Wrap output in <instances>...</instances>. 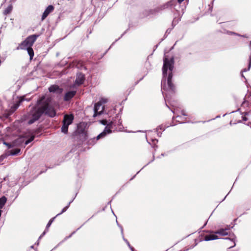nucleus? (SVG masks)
I'll return each instance as SVG.
<instances>
[{
    "label": "nucleus",
    "instance_id": "nucleus-35",
    "mask_svg": "<svg viewBox=\"0 0 251 251\" xmlns=\"http://www.w3.org/2000/svg\"><path fill=\"white\" fill-rule=\"evenodd\" d=\"M44 172H43V171H41V172L40 173V174H42L43 173H44Z\"/></svg>",
    "mask_w": 251,
    "mask_h": 251
},
{
    "label": "nucleus",
    "instance_id": "nucleus-19",
    "mask_svg": "<svg viewBox=\"0 0 251 251\" xmlns=\"http://www.w3.org/2000/svg\"><path fill=\"white\" fill-rule=\"evenodd\" d=\"M7 199L5 196H3L0 198V209L2 208L5 204Z\"/></svg>",
    "mask_w": 251,
    "mask_h": 251
},
{
    "label": "nucleus",
    "instance_id": "nucleus-22",
    "mask_svg": "<svg viewBox=\"0 0 251 251\" xmlns=\"http://www.w3.org/2000/svg\"><path fill=\"white\" fill-rule=\"evenodd\" d=\"M24 141V139L23 138H19V139H18L17 140H15V142H14V143L15 144H20V143H21L22 142H23Z\"/></svg>",
    "mask_w": 251,
    "mask_h": 251
},
{
    "label": "nucleus",
    "instance_id": "nucleus-14",
    "mask_svg": "<svg viewBox=\"0 0 251 251\" xmlns=\"http://www.w3.org/2000/svg\"><path fill=\"white\" fill-rule=\"evenodd\" d=\"M218 237L215 234L206 235L204 236L205 241H210L218 239Z\"/></svg>",
    "mask_w": 251,
    "mask_h": 251
},
{
    "label": "nucleus",
    "instance_id": "nucleus-20",
    "mask_svg": "<svg viewBox=\"0 0 251 251\" xmlns=\"http://www.w3.org/2000/svg\"><path fill=\"white\" fill-rule=\"evenodd\" d=\"M21 150L19 149H16L14 150L10 151V154L11 155H15L20 152Z\"/></svg>",
    "mask_w": 251,
    "mask_h": 251
},
{
    "label": "nucleus",
    "instance_id": "nucleus-27",
    "mask_svg": "<svg viewBox=\"0 0 251 251\" xmlns=\"http://www.w3.org/2000/svg\"><path fill=\"white\" fill-rule=\"evenodd\" d=\"M48 230H46L43 232V233L40 235V236L39 237V239H40L41 238H42L44 235H45V234H46V231H47Z\"/></svg>",
    "mask_w": 251,
    "mask_h": 251
},
{
    "label": "nucleus",
    "instance_id": "nucleus-5",
    "mask_svg": "<svg viewBox=\"0 0 251 251\" xmlns=\"http://www.w3.org/2000/svg\"><path fill=\"white\" fill-rule=\"evenodd\" d=\"M108 100L106 98H101L100 100L94 105V114L93 116L96 117L98 115L101 114L104 109V104L106 103Z\"/></svg>",
    "mask_w": 251,
    "mask_h": 251
},
{
    "label": "nucleus",
    "instance_id": "nucleus-36",
    "mask_svg": "<svg viewBox=\"0 0 251 251\" xmlns=\"http://www.w3.org/2000/svg\"><path fill=\"white\" fill-rule=\"evenodd\" d=\"M245 104V102H243V103L242 105H244Z\"/></svg>",
    "mask_w": 251,
    "mask_h": 251
},
{
    "label": "nucleus",
    "instance_id": "nucleus-16",
    "mask_svg": "<svg viewBox=\"0 0 251 251\" xmlns=\"http://www.w3.org/2000/svg\"><path fill=\"white\" fill-rule=\"evenodd\" d=\"M25 50H27V53L29 56L30 60H32L34 55V51L32 47H27V48H25Z\"/></svg>",
    "mask_w": 251,
    "mask_h": 251
},
{
    "label": "nucleus",
    "instance_id": "nucleus-7",
    "mask_svg": "<svg viewBox=\"0 0 251 251\" xmlns=\"http://www.w3.org/2000/svg\"><path fill=\"white\" fill-rule=\"evenodd\" d=\"M74 120L73 114H65L64 115V133L67 134L68 130V126L72 124Z\"/></svg>",
    "mask_w": 251,
    "mask_h": 251
},
{
    "label": "nucleus",
    "instance_id": "nucleus-4",
    "mask_svg": "<svg viewBox=\"0 0 251 251\" xmlns=\"http://www.w3.org/2000/svg\"><path fill=\"white\" fill-rule=\"evenodd\" d=\"M112 122L107 124V126L105 127L103 131L100 133L99 135H98L96 139L94 138L89 139L88 141V144L89 145H93L95 144H96L97 141H98L100 138L104 137L107 134L110 133L111 132V128H112Z\"/></svg>",
    "mask_w": 251,
    "mask_h": 251
},
{
    "label": "nucleus",
    "instance_id": "nucleus-10",
    "mask_svg": "<svg viewBox=\"0 0 251 251\" xmlns=\"http://www.w3.org/2000/svg\"><path fill=\"white\" fill-rule=\"evenodd\" d=\"M235 120V122H237V123L241 122L242 121H246L247 120V118L246 117L245 115H243V114H241L240 113H237L234 116Z\"/></svg>",
    "mask_w": 251,
    "mask_h": 251
},
{
    "label": "nucleus",
    "instance_id": "nucleus-21",
    "mask_svg": "<svg viewBox=\"0 0 251 251\" xmlns=\"http://www.w3.org/2000/svg\"><path fill=\"white\" fill-rule=\"evenodd\" d=\"M35 138V136L33 135L31 136L28 140L25 141V146L24 147H25V146L27 145L29 143L31 142Z\"/></svg>",
    "mask_w": 251,
    "mask_h": 251
},
{
    "label": "nucleus",
    "instance_id": "nucleus-2",
    "mask_svg": "<svg viewBox=\"0 0 251 251\" xmlns=\"http://www.w3.org/2000/svg\"><path fill=\"white\" fill-rule=\"evenodd\" d=\"M174 58H169L167 56L163 58L162 67L163 77L161 82V88L164 91H173L175 86L172 82L173 71L174 69Z\"/></svg>",
    "mask_w": 251,
    "mask_h": 251
},
{
    "label": "nucleus",
    "instance_id": "nucleus-33",
    "mask_svg": "<svg viewBox=\"0 0 251 251\" xmlns=\"http://www.w3.org/2000/svg\"><path fill=\"white\" fill-rule=\"evenodd\" d=\"M58 55H59V53H58V52L56 53V56H58Z\"/></svg>",
    "mask_w": 251,
    "mask_h": 251
},
{
    "label": "nucleus",
    "instance_id": "nucleus-25",
    "mask_svg": "<svg viewBox=\"0 0 251 251\" xmlns=\"http://www.w3.org/2000/svg\"><path fill=\"white\" fill-rule=\"evenodd\" d=\"M101 123L103 125H107V121L105 120H103L101 121Z\"/></svg>",
    "mask_w": 251,
    "mask_h": 251
},
{
    "label": "nucleus",
    "instance_id": "nucleus-24",
    "mask_svg": "<svg viewBox=\"0 0 251 251\" xmlns=\"http://www.w3.org/2000/svg\"><path fill=\"white\" fill-rule=\"evenodd\" d=\"M5 158V155H1L0 156V163L3 160V159Z\"/></svg>",
    "mask_w": 251,
    "mask_h": 251
},
{
    "label": "nucleus",
    "instance_id": "nucleus-3",
    "mask_svg": "<svg viewBox=\"0 0 251 251\" xmlns=\"http://www.w3.org/2000/svg\"><path fill=\"white\" fill-rule=\"evenodd\" d=\"M39 35L33 34L28 36L17 47L16 50H25L27 47H32Z\"/></svg>",
    "mask_w": 251,
    "mask_h": 251
},
{
    "label": "nucleus",
    "instance_id": "nucleus-9",
    "mask_svg": "<svg viewBox=\"0 0 251 251\" xmlns=\"http://www.w3.org/2000/svg\"><path fill=\"white\" fill-rule=\"evenodd\" d=\"M49 91L51 93L60 94L62 93L63 89L57 85H52L49 88Z\"/></svg>",
    "mask_w": 251,
    "mask_h": 251
},
{
    "label": "nucleus",
    "instance_id": "nucleus-13",
    "mask_svg": "<svg viewBox=\"0 0 251 251\" xmlns=\"http://www.w3.org/2000/svg\"><path fill=\"white\" fill-rule=\"evenodd\" d=\"M216 234H220L222 236L227 235L228 234V229L221 228L215 232Z\"/></svg>",
    "mask_w": 251,
    "mask_h": 251
},
{
    "label": "nucleus",
    "instance_id": "nucleus-1",
    "mask_svg": "<svg viewBox=\"0 0 251 251\" xmlns=\"http://www.w3.org/2000/svg\"><path fill=\"white\" fill-rule=\"evenodd\" d=\"M43 114L51 117L55 115V110L49 102L45 100L44 96L37 100L36 105L33 106L28 113V124L31 125L38 121Z\"/></svg>",
    "mask_w": 251,
    "mask_h": 251
},
{
    "label": "nucleus",
    "instance_id": "nucleus-29",
    "mask_svg": "<svg viewBox=\"0 0 251 251\" xmlns=\"http://www.w3.org/2000/svg\"><path fill=\"white\" fill-rule=\"evenodd\" d=\"M181 113L184 116H186V114L185 113V111L183 110L181 111Z\"/></svg>",
    "mask_w": 251,
    "mask_h": 251
},
{
    "label": "nucleus",
    "instance_id": "nucleus-15",
    "mask_svg": "<svg viewBox=\"0 0 251 251\" xmlns=\"http://www.w3.org/2000/svg\"><path fill=\"white\" fill-rule=\"evenodd\" d=\"M62 213H63V209L61 210L60 213H58V214H57L56 215V216L53 217L52 218H51V219L50 220V221H49L48 223L47 224V226H46V230H48V228H49V227L50 226V225H51L52 223L53 222V221L54 220V219L56 218V217L57 216H58V215L61 214Z\"/></svg>",
    "mask_w": 251,
    "mask_h": 251
},
{
    "label": "nucleus",
    "instance_id": "nucleus-26",
    "mask_svg": "<svg viewBox=\"0 0 251 251\" xmlns=\"http://www.w3.org/2000/svg\"><path fill=\"white\" fill-rule=\"evenodd\" d=\"M16 0H5V1H8L9 3H13L16 1Z\"/></svg>",
    "mask_w": 251,
    "mask_h": 251
},
{
    "label": "nucleus",
    "instance_id": "nucleus-12",
    "mask_svg": "<svg viewBox=\"0 0 251 251\" xmlns=\"http://www.w3.org/2000/svg\"><path fill=\"white\" fill-rule=\"evenodd\" d=\"M76 94V91H71L67 92L64 97V100H69L71 99Z\"/></svg>",
    "mask_w": 251,
    "mask_h": 251
},
{
    "label": "nucleus",
    "instance_id": "nucleus-23",
    "mask_svg": "<svg viewBox=\"0 0 251 251\" xmlns=\"http://www.w3.org/2000/svg\"><path fill=\"white\" fill-rule=\"evenodd\" d=\"M4 144L6 145L8 148H11L13 147V146L11 145V144H10V143L4 142Z\"/></svg>",
    "mask_w": 251,
    "mask_h": 251
},
{
    "label": "nucleus",
    "instance_id": "nucleus-31",
    "mask_svg": "<svg viewBox=\"0 0 251 251\" xmlns=\"http://www.w3.org/2000/svg\"><path fill=\"white\" fill-rule=\"evenodd\" d=\"M184 0H177L178 2L180 3H181L183 1H184Z\"/></svg>",
    "mask_w": 251,
    "mask_h": 251
},
{
    "label": "nucleus",
    "instance_id": "nucleus-17",
    "mask_svg": "<svg viewBox=\"0 0 251 251\" xmlns=\"http://www.w3.org/2000/svg\"><path fill=\"white\" fill-rule=\"evenodd\" d=\"M12 8H13V6L12 5V3H10V4H9L8 5L7 7L3 11V14L6 15L9 14L12 11Z\"/></svg>",
    "mask_w": 251,
    "mask_h": 251
},
{
    "label": "nucleus",
    "instance_id": "nucleus-8",
    "mask_svg": "<svg viewBox=\"0 0 251 251\" xmlns=\"http://www.w3.org/2000/svg\"><path fill=\"white\" fill-rule=\"evenodd\" d=\"M54 6L52 5H49L45 10L44 12H43L42 17H41V21H44L47 17L54 10Z\"/></svg>",
    "mask_w": 251,
    "mask_h": 251
},
{
    "label": "nucleus",
    "instance_id": "nucleus-6",
    "mask_svg": "<svg viewBox=\"0 0 251 251\" xmlns=\"http://www.w3.org/2000/svg\"><path fill=\"white\" fill-rule=\"evenodd\" d=\"M87 125L85 123H80L77 126L76 133L80 140L85 141L88 137Z\"/></svg>",
    "mask_w": 251,
    "mask_h": 251
},
{
    "label": "nucleus",
    "instance_id": "nucleus-11",
    "mask_svg": "<svg viewBox=\"0 0 251 251\" xmlns=\"http://www.w3.org/2000/svg\"><path fill=\"white\" fill-rule=\"evenodd\" d=\"M85 77L84 75L82 74H78L77 75L75 81V84L79 85L82 84L84 82Z\"/></svg>",
    "mask_w": 251,
    "mask_h": 251
},
{
    "label": "nucleus",
    "instance_id": "nucleus-32",
    "mask_svg": "<svg viewBox=\"0 0 251 251\" xmlns=\"http://www.w3.org/2000/svg\"><path fill=\"white\" fill-rule=\"evenodd\" d=\"M60 130L61 131L63 132V125L62 126H60Z\"/></svg>",
    "mask_w": 251,
    "mask_h": 251
},
{
    "label": "nucleus",
    "instance_id": "nucleus-18",
    "mask_svg": "<svg viewBox=\"0 0 251 251\" xmlns=\"http://www.w3.org/2000/svg\"><path fill=\"white\" fill-rule=\"evenodd\" d=\"M24 100H25V99H24V96H23V97H20V98H19V99L18 101L17 102V103H15V104L14 105V106H13L14 108L15 109H17V108L19 107V106H20V104H21V103L23 101H24Z\"/></svg>",
    "mask_w": 251,
    "mask_h": 251
},
{
    "label": "nucleus",
    "instance_id": "nucleus-34",
    "mask_svg": "<svg viewBox=\"0 0 251 251\" xmlns=\"http://www.w3.org/2000/svg\"><path fill=\"white\" fill-rule=\"evenodd\" d=\"M24 98H25V97H24ZM24 99H25V100H26V101H28V100H26V99H25V98H24Z\"/></svg>",
    "mask_w": 251,
    "mask_h": 251
},
{
    "label": "nucleus",
    "instance_id": "nucleus-28",
    "mask_svg": "<svg viewBox=\"0 0 251 251\" xmlns=\"http://www.w3.org/2000/svg\"><path fill=\"white\" fill-rule=\"evenodd\" d=\"M235 245V243L234 241H233L232 245H231V246L229 248H232V247H234Z\"/></svg>",
    "mask_w": 251,
    "mask_h": 251
},
{
    "label": "nucleus",
    "instance_id": "nucleus-30",
    "mask_svg": "<svg viewBox=\"0 0 251 251\" xmlns=\"http://www.w3.org/2000/svg\"><path fill=\"white\" fill-rule=\"evenodd\" d=\"M143 78V77L141 78L139 81H137L136 83H135V85L137 84L138 83V82L141 80H142V79Z\"/></svg>",
    "mask_w": 251,
    "mask_h": 251
}]
</instances>
